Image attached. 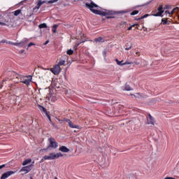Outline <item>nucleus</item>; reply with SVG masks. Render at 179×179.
<instances>
[{
	"label": "nucleus",
	"mask_w": 179,
	"mask_h": 179,
	"mask_svg": "<svg viewBox=\"0 0 179 179\" xmlns=\"http://www.w3.org/2000/svg\"><path fill=\"white\" fill-rule=\"evenodd\" d=\"M31 163V159H27L22 162V166H27V164H30Z\"/></svg>",
	"instance_id": "16"
},
{
	"label": "nucleus",
	"mask_w": 179,
	"mask_h": 179,
	"mask_svg": "<svg viewBox=\"0 0 179 179\" xmlns=\"http://www.w3.org/2000/svg\"><path fill=\"white\" fill-rule=\"evenodd\" d=\"M49 43H50V41L48 40V41H45V43H44V45H47V44Z\"/></svg>",
	"instance_id": "45"
},
{
	"label": "nucleus",
	"mask_w": 179,
	"mask_h": 179,
	"mask_svg": "<svg viewBox=\"0 0 179 179\" xmlns=\"http://www.w3.org/2000/svg\"><path fill=\"white\" fill-rule=\"evenodd\" d=\"M136 65H139V62L136 63Z\"/></svg>",
	"instance_id": "51"
},
{
	"label": "nucleus",
	"mask_w": 179,
	"mask_h": 179,
	"mask_svg": "<svg viewBox=\"0 0 179 179\" xmlns=\"http://www.w3.org/2000/svg\"><path fill=\"white\" fill-rule=\"evenodd\" d=\"M57 29H58V24H55L52 28V33H57Z\"/></svg>",
	"instance_id": "18"
},
{
	"label": "nucleus",
	"mask_w": 179,
	"mask_h": 179,
	"mask_svg": "<svg viewBox=\"0 0 179 179\" xmlns=\"http://www.w3.org/2000/svg\"><path fill=\"white\" fill-rule=\"evenodd\" d=\"M131 64L132 63L129 62H125L124 63H123L124 65H131Z\"/></svg>",
	"instance_id": "36"
},
{
	"label": "nucleus",
	"mask_w": 179,
	"mask_h": 179,
	"mask_svg": "<svg viewBox=\"0 0 179 179\" xmlns=\"http://www.w3.org/2000/svg\"><path fill=\"white\" fill-rule=\"evenodd\" d=\"M57 65H59V66H61L62 65H65V60H61L60 62H59Z\"/></svg>",
	"instance_id": "25"
},
{
	"label": "nucleus",
	"mask_w": 179,
	"mask_h": 179,
	"mask_svg": "<svg viewBox=\"0 0 179 179\" xmlns=\"http://www.w3.org/2000/svg\"><path fill=\"white\" fill-rule=\"evenodd\" d=\"M50 122L52 123V125H53V127H54L55 128H57V124L52 123V122Z\"/></svg>",
	"instance_id": "44"
},
{
	"label": "nucleus",
	"mask_w": 179,
	"mask_h": 179,
	"mask_svg": "<svg viewBox=\"0 0 179 179\" xmlns=\"http://www.w3.org/2000/svg\"><path fill=\"white\" fill-rule=\"evenodd\" d=\"M52 96V94L51 93H49L47 94L46 99H48V100H50V99H51Z\"/></svg>",
	"instance_id": "29"
},
{
	"label": "nucleus",
	"mask_w": 179,
	"mask_h": 179,
	"mask_svg": "<svg viewBox=\"0 0 179 179\" xmlns=\"http://www.w3.org/2000/svg\"><path fill=\"white\" fill-rule=\"evenodd\" d=\"M106 39L103 37L99 36L94 39L93 43H105Z\"/></svg>",
	"instance_id": "13"
},
{
	"label": "nucleus",
	"mask_w": 179,
	"mask_h": 179,
	"mask_svg": "<svg viewBox=\"0 0 179 179\" xmlns=\"http://www.w3.org/2000/svg\"><path fill=\"white\" fill-rule=\"evenodd\" d=\"M8 43L10 44L11 45H15V44H17V43H13V42H10V41H9Z\"/></svg>",
	"instance_id": "38"
},
{
	"label": "nucleus",
	"mask_w": 179,
	"mask_h": 179,
	"mask_svg": "<svg viewBox=\"0 0 179 179\" xmlns=\"http://www.w3.org/2000/svg\"><path fill=\"white\" fill-rule=\"evenodd\" d=\"M112 17H111V16H106V19H111Z\"/></svg>",
	"instance_id": "47"
},
{
	"label": "nucleus",
	"mask_w": 179,
	"mask_h": 179,
	"mask_svg": "<svg viewBox=\"0 0 179 179\" xmlns=\"http://www.w3.org/2000/svg\"><path fill=\"white\" fill-rule=\"evenodd\" d=\"M31 179H33V177H30Z\"/></svg>",
	"instance_id": "53"
},
{
	"label": "nucleus",
	"mask_w": 179,
	"mask_h": 179,
	"mask_svg": "<svg viewBox=\"0 0 179 179\" xmlns=\"http://www.w3.org/2000/svg\"><path fill=\"white\" fill-rule=\"evenodd\" d=\"M22 12V10H17L15 11H14V15L15 16H19V15H20V13Z\"/></svg>",
	"instance_id": "20"
},
{
	"label": "nucleus",
	"mask_w": 179,
	"mask_h": 179,
	"mask_svg": "<svg viewBox=\"0 0 179 179\" xmlns=\"http://www.w3.org/2000/svg\"><path fill=\"white\" fill-rule=\"evenodd\" d=\"M177 10H178V7L173 8V10L171 11V14H173L174 12H177Z\"/></svg>",
	"instance_id": "30"
},
{
	"label": "nucleus",
	"mask_w": 179,
	"mask_h": 179,
	"mask_svg": "<svg viewBox=\"0 0 179 179\" xmlns=\"http://www.w3.org/2000/svg\"><path fill=\"white\" fill-rule=\"evenodd\" d=\"M43 159H45V160H51V159L50 158V155L44 156Z\"/></svg>",
	"instance_id": "32"
},
{
	"label": "nucleus",
	"mask_w": 179,
	"mask_h": 179,
	"mask_svg": "<svg viewBox=\"0 0 179 179\" xmlns=\"http://www.w3.org/2000/svg\"><path fill=\"white\" fill-rule=\"evenodd\" d=\"M124 90H127V92H129V91L132 90V88L129 85H126L125 87H124Z\"/></svg>",
	"instance_id": "21"
},
{
	"label": "nucleus",
	"mask_w": 179,
	"mask_h": 179,
	"mask_svg": "<svg viewBox=\"0 0 179 179\" xmlns=\"http://www.w3.org/2000/svg\"><path fill=\"white\" fill-rule=\"evenodd\" d=\"M164 179H171V177H166Z\"/></svg>",
	"instance_id": "48"
},
{
	"label": "nucleus",
	"mask_w": 179,
	"mask_h": 179,
	"mask_svg": "<svg viewBox=\"0 0 179 179\" xmlns=\"http://www.w3.org/2000/svg\"><path fill=\"white\" fill-rule=\"evenodd\" d=\"M162 24H170V23H169V21L167 20V19H166V20L162 19Z\"/></svg>",
	"instance_id": "22"
},
{
	"label": "nucleus",
	"mask_w": 179,
	"mask_h": 179,
	"mask_svg": "<svg viewBox=\"0 0 179 179\" xmlns=\"http://www.w3.org/2000/svg\"><path fill=\"white\" fill-rule=\"evenodd\" d=\"M64 156V155H62V153L59 152V153H55V152H52L49 154V157L50 159V160H55V159H59V157H62Z\"/></svg>",
	"instance_id": "5"
},
{
	"label": "nucleus",
	"mask_w": 179,
	"mask_h": 179,
	"mask_svg": "<svg viewBox=\"0 0 179 179\" xmlns=\"http://www.w3.org/2000/svg\"><path fill=\"white\" fill-rule=\"evenodd\" d=\"M31 45H35L34 43H33V42L29 43L27 45V47L29 48V47H31Z\"/></svg>",
	"instance_id": "34"
},
{
	"label": "nucleus",
	"mask_w": 179,
	"mask_h": 179,
	"mask_svg": "<svg viewBox=\"0 0 179 179\" xmlns=\"http://www.w3.org/2000/svg\"><path fill=\"white\" fill-rule=\"evenodd\" d=\"M142 19H143L142 17H138V18H136L135 20H142Z\"/></svg>",
	"instance_id": "43"
},
{
	"label": "nucleus",
	"mask_w": 179,
	"mask_h": 179,
	"mask_svg": "<svg viewBox=\"0 0 179 179\" xmlns=\"http://www.w3.org/2000/svg\"><path fill=\"white\" fill-rule=\"evenodd\" d=\"M48 142L50 144L48 147V149H50V148L57 149V148H58V143L55 141V138L50 137L48 138Z\"/></svg>",
	"instance_id": "3"
},
{
	"label": "nucleus",
	"mask_w": 179,
	"mask_h": 179,
	"mask_svg": "<svg viewBox=\"0 0 179 179\" xmlns=\"http://www.w3.org/2000/svg\"><path fill=\"white\" fill-rule=\"evenodd\" d=\"M13 174H15V171H13L6 172L3 174H2L0 179H6L8 177H10V176H13Z\"/></svg>",
	"instance_id": "10"
},
{
	"label": "nucleus",
	"mask_w": 179,
	"mask_h": 179,
	"mask_svg": "<svg viewBox=\"0 0 179 179\" xmlns=\"http://www.w3.org/2000/svg\"><path fill=\"white\" fill-rule=\"evenodd\" d=\"M43 3H47V1H42L41 0H38L37 5L35 7V9H40L41 8V5Z\"/></svg>",
	"instance_id": "15"
},
{
	"label": "nucleus",
	"mask_w": 179,
	"mask_h": 179,
	"mask_svg": "<svg viewBox=\"0 0 179 179\" xmlns=\"http://www.w3.org/2000/svg\"><path fill=\"white\" fill-rule=\"evenodd\" d=\"M66 54L67 55H72V54H73V50L72 49H70L66 51Z\"/></svg>",
	"instance_id": "24"
},
{
	"label": "nucleus",
	"mask_w": 179,
	"mask_h": 179,
	"mask_svg": "<svg viewBox=\"0 0 179 179\" xmlns=\"http://www.w3.org/2000/svg\"><path fill=\"white\" fill-rule=\"evenodd\" d=\"M86 8L90 9L91 12L95 13V15H100L101 16H108L110 15H115V11L110 10H104V11L100 10L101 8L97 4L92 1L90 3H85Z\"/></svg>",
	"instance_id": "1"
},
{
	"label": "nucleus",
	"mask_w": 179,
	"mask_h": 179,
	"mask_svg": "<svg viewBox=\"0 0 179 179\" xmlns=\"http://www.w3.org/2000/svg\"><path fill=\"white\" fill-rule=\"evenodd\" d=\"M44 160H45V159H44V157L41 159L40 163H43L44 162Z\"/></svg>",
	"instance_id": "42"
},
{
	"label": "nucleus",
	"mask_w": 179,
	"mask_h": 179,
	"mask_svg": "<svg viewBox=\"0 0 179 179\" xmlns=\"http://www.w3.org/2000/svg\"><path fill=\"white\" fill-rule=\"evenodd\" d=\"M1 43H3V44L6 43V44H8V41L5 39H3L2 41H1Z\"/></svg>",
	"instance_id": "37"
},
{
	"label": "nucleus",
	"mask_w": 179,
	"mask_h": 179,
	"mask_svg": "<svg viewBox=\"0 0 179 179\" xmlns=\"http://www.w3.org/2000/svg\"><path fill=\"white\" fill-rule=\"evenodd\" d=\"M149 16V14H145L143 16H141V19H145V17H148Z\"/></svg>",
	"instance_id": "35"
},
{
	"label": "nucleus",
	"mask_w": 179,
	"mask_h": 179,
	"mask_svg": "<svg viewBox=\"0 0 179 179\" xmlns=\"http://www.w3.org/2000/svg\"><path fill=\"white\" fill-rule=\"evenodd\" d=\"M55 2H58V0H49L47 3H55Z\"/></svg>",
	"instance_id": "26"
},
{
	"label": "nucleus",
	"mask_w": 179,
	"mask_h": 179,
	"mask_svg": "<svg viewBox=\"0 0 179 179\" xmlns=\"http://www.w3.org/2000/svg\"><path fill=\"white\" fill-rule=\"evenodd\" d=\"M23 52H24V50H22L20 51V54H23Z\"/></svg>",
	"instance_id": "46"
},
{
	"label": "nucleus",
	"mask_w": 179,
	"mask_h": 179,
	"mask_svg": "<svg viewBox=\"0 0 179 179\" xmlns=\"http://www.w3.org/2000/svg\"><path fill=\"white\" fill-rule=\"evenodd\" d=\"M1 87H3V85H1Z\"/></svg>",
	"instance_id": "54"
},
{
	"label": "nucleus",
	"mask_w": 179,
	"mask_h": 179,
	"mask_svg": "<svg viewBox=\"0 0 179 179\" xmlns=\"http://www.w3.org/2000/svg\"><path fill=\"white\" fill-rule=\"evenodd\" d=\"M38 108H39L40 111H42L43 113H44L45 114V115L48 118L50 122H51V117L48 114V112H47V109H45V108H44L43 106H41V105H38Z\"/></svg>",
	"instance_id": "7"
},
{
	"label": "nucleus",
	"mask_w": 179,
	"mask_h": 179,
	"mask_svg": "<svg viewBox=\"0 0 179 179\" xmlns=\"http://www.w3.org/2000/svg\"><path fill=\"white\" fill-rule=\"evenodd\" d=\"M102 55L104 57H107V51L106 50H103V52H102Z\"/></svg>",
	"instance_id": "31"
},
{
	"label": "nucleus",
	"mask_w": 179,
	"mask_h": 179,
	"mask_svg": "<svg viewBox=\"0 0 179 179\" xmlns=\"http://www.w3.org/2000/svg\"><path fill=\"white\" fill-rule=\"evenodd\" d=\"M165 13H166V15H171V13H170V11H169V10L165 11Z\"/></svg>",
	"instance_id": "41"
},
{
	"label": "nucleus",
	"mask_w": 179,
	"mask_h": 179,
	"mask_svg": "<svg viewBox=\"0 0 179 179\" xmlns=\"http://www.w3.org/2000/svg\"><path fill=\"white\" fill-rule=\"evenodd\" d=\"M5 81H6V80H2V83H3V82H5Z\"/></svg>",
	"instance_id": "50"
},
{
	"label": "nucleus",
	"mask_w": 179,
	"mask_h": 179,
	"mask_svg": "<svg viewBox=\"0 0 179 179\" xmlns=\"http://www.w3.org/2000/svg\"><path fill=\"white\" fill-rule=\"evenodd\" d=\"M39 29H47V24L43 23V24H41L38 26Z\"/></svg>",
	"instance_id": "19"
},
{
	"label": "nucleus",
	"mask_w": 179,
	"mask_h": 179,
	"mask_svg": "<svg viewBox=\"0 0 179 179\" xmlns=\"http://www.w3.org/2000/svg\"><path fill=\"white\" fill-rule=\"evenodd\" d=\"M131 48H132V46H130V47H129V48H126L125 50H126L127 51H129V50H131Z\"/></svg>",
	"instance_id": "40"
},
{
	"label": "nucleus",
	"mask_w": 179,
	"mask_h": 179,
	"mask_svg": "<svg viewBox=\"0 0 179 179\" xmlns=\"http://www.w3.org/2000/svg\"><path fill=\"white\" fill-rule=\"evenodd\" d=\"M59 150H60V152H62L63 153H68L70 150L69 148H66V146L62 145L59 148Z\"/></svg>",
	"instance_id": "14"
},
{
	"label": "nucleus",
	"mask_w": 179,
	"mask_h": 179,
	"mask_svg": "<svg viewBox=\"0 0 179 179\" xmlns=\"http://www.w3.org/2000/svg\"><path fill=\"white\" fill-rule=\"evenodd\" d=\"M0 25H1V26H6V23H5V22H0Z\"/></svg>",
	"instance_id": "39"
},
{
	"label": "nucleus",
	"mask_w": 179,
	"mask_h": 179,
	"mask_svg": "<svg viewBox=\"0 0 179 179\" xmlns=\"http://www.w3.org/2000/svg\"><path fill=\"white\" fill-rule=\"evenodd\" d=\"M82 43H85V41H82V42H80V43H76V44L75 45V46H74L75 50H78V45H80V44H82Z\"/></svg>",
	"instance_id": "27"
},
{
	"label": "nucleus",
	"mask_w": 179,
	"mask_h": 179,
	"mask_svg": "<svg viewBox=\"0 0 179 179\" xmlns=\"http://www.w3.org/2000/svg\"><path fill=\"white\" fill-rule=\"evenodd\" d=\"M64 120L66 121V122L68 123L69 127L70 128H76V129H79L80 127L78 125L73 124L72 121H71V120H69V119H64Z\"/></svg>",
	"instance_id": "9"
},
{
	"label": "nucleus",
	"mask_w": 179,
	"mask_h": 179,
	"mask_svg": "<svg viewBox=\"0 0 179 179\" xmlns=\"http://www.w3.org/2000/svg\"><path fill=\"white\" fill-rule=\"evenodd\" d=\"M171 179H176V178H171Z\"/></svg>",
	"instance_id": "52"
},
{
	"label": "nucleus",
	"mask_w": 179,
	"mask_h": 179,
	"mask_svg": "<svg viewBox=\"0 0 179 179\" xmlns=\"http://www.w3.org/2000/svg\"><path fill=\"white\" fill-rule=\"evenodd\" d=\"M115 62L117 63V65L120 66H124V61H119L118 59H115Z\"/></svg>",
	"instance_id": "17"
},
{
	"label": "nucleus",
	"mask_w": 179,
	"mask_h": 179,
	"mask_svg": "<svg viewBox=\"0 0 179 179\" xmlns=\"http://www.w3.org/2000/svg\"><path fill=\"white\" fill-rule=\"evenodd\" d=\"M157 10L158 12L156 10L152 11V16H155V17L159 16L161 17H163V13H164V10H163V6L162 5L159 6L157 8Z\"/></svg>",
	"instance_id": "4"
},
{
	"label": "nucleus",
	"mask_w": 179,
	"mask_h": 179,
	"mask_svg": "<svg viewBox=\"0 0 179 179\" xmlns=\"http://www.w3.org/2000/svg\"><path fill=\"white\" fill-rule=\"evenodd\" d=\"M167 6H166L164 8V9H167Z\"/></svg>",
	"instance_id": "49"
},
{
	"label": "nucleus",
	"mask_w": 179,
	"mask_h": 179,
	"mask_svg": "<svg viewBox=\"0 0 179 179\" xmlns=\"http://www.w3.org/2000/svg\"><path fill=\"white\" fill-rule=\"evenodd\" d=\"M24 171L25 174H27V173H29V171H31V165L24 166L20 170V172Z\"/></svg>",
	"instance_id": "11"
},
{
	"label": "nucleus",
	"mask_w": 179,
	"mask_h": 179,
	"mask_svg": "<svg viewBox=\"0 0 179 179\" xmlns=\"http://www.w3.org/2000/svg\"><path fill=\"white\" fill-rule=\"evenodd\" d=\"M6 165V164H2V165H1L0 166V174H1V173H2V169H3V167H5Z\"/></svg>",
	"instance_id": "33"
},
{
	"label": "nucleus",
	"mask_w": 179,
	"mask_h": 179,
	"mask_svg": "<svg viewBox=\"0 0 179 179\" xmlns=\"http://www.w3.org/2000/svg\"><path fill=\"white\" fill-rule=\"evenodd\" d=\"M1 16H2L1 15H0V17H1Z\"/></svg>",
	"instance_id": "55"
},
{
	"label": "nucleus",
	"mask_w": 179,
	"mask_h": 179,
	"mask_svg": "<svg viewBox=\"0 0 179 179\" xmlns=\"http://www.w3.org/2000/svg\"><path fill=\"white\" fill-rule=\"evenodd\" d=\"M27 43H29V39L24 38L20 43H14V45L16 47H25Z\"/></svg>",
	"instance_id": "6"
},
{
	"label": "nucleus",
	"mask_w": 179,
	"mask_h": 179,
	"mask_svg": "<svg viewBox=\"0 0 179 179\" xmlns=\"http://www.w3.org/2000/svg\"><path fill=\"white\" fill-rule=\"evenodd\" d=\"M50 71L52 73H54V75H59V72H61V71L59 70V65H55L53 68L50 69Z\"/></svg>",
	"instance_id": "8"
},
{
	"label": "nucleus",
	"mask_w": 179,
	"mask_h": 179,
	"mask_svg": "<svg viewBox=\"0 0 179 179\" xmlns=\"http://www.w3.org/2000/svg\"><path fill=\"white\" fill-rule=\"evenodd\" d=\"M147 121H148V124H151V125H155V118H153V117H152L150 114L148 115V116L147 117Z\"/></svg>",
	"instance_id": "12"
},
{
	"label": "nucleus",
	"mask_w": 179,
	"mask_h": 179,
	"mask_svg": "<svg viewBox=\"0 0 179 179\" xmlns=\"http://www.w3.org/2000/svg\"><path fill=\"white\" fill-rule=\"evenodd\" d=\"M15 78L18 79L21 83H24V85H30V82H31V76H29L27 78H30V79H26V76H22L20 74H15Z\"/></svg>",
	"instance_id": "2"
},
{
	"label": "nucleus",
	"mask_w": 179,
	"mask_h": 179,
	"mask_svg": "<svg viewBox=\"0 0 179 179\" xmlns=\"http://www.w3.org/2000/svg\"><path fill=\"white\" fill-rule=\"evenodd\" d=\"M139 13V10H134L131 13V16H135V15H138Z\"/></svg>",
	"instance_id": "23"
},
{
	"label": "nucleus",
	"mask_w": 179,
	"mask_h": 179,
	"mask_svg": "<svg viewBox=\"0 0 179 179\" xmlns=\"http://www.w3.org/2000/svg\"><path fill=\"white\" fill-rule=\"evenodd\" d=\"M139 24H134L133 25H131V27H129L127 30H132V27H135V26H138Z\"/></svg>",
	"instance_id": "28"
}]
</instances>
